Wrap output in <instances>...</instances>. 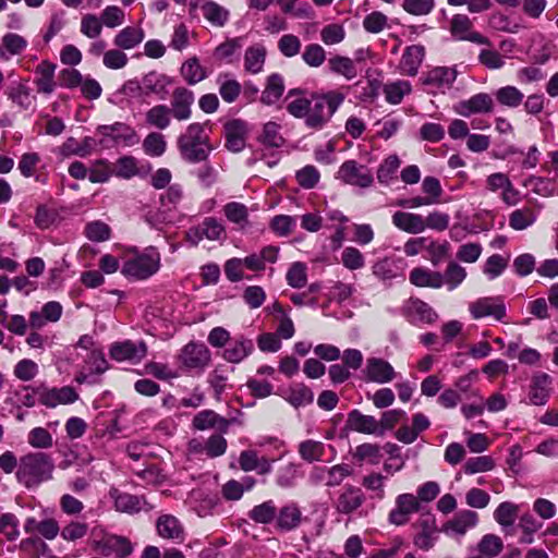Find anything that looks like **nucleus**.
Wrapping results in <instances>:
<instances>
[{"mask_svg":"<svg viewBox=\"0 0 558 558\" xmlns=\"http://www.w3.org/2000/svg\"><path fill=\"white\" fill-rule=\"evenodd\" d=\"M246 124L241 120H232L225 125L226 146L233 153L241 151L245 146Z\"/></svg>","mask_w":558,"mask_h":558,"instance_id":"19","label":"nucleus"},{"mask_svg":"<svg viewBox=\"0 0 558 558\" xmlns=\"http://www.w3.org/2000/svg\"><path fill=\"white\" fill-rule=\"evenodd\" d=\"M194 450L204 451L208 457L216 458L222 456L227 450V440L221 435H211L206 444L202 446L201 444L193 445Z\"/></svg>","mask_w":558,"mask_h":558,"instance_id":"47","label":"nucleus"},{"mask_svg":"<svg viewBox=\"0 0 558 558\" xmlns=\"http://www.w3.org/2000/svg\"><path fill=\"white\" fill-rule=\"evenodd\" d=\"M266 59V49L263 46H252L246 49L244 54V68L252 74H257L263 70Z\"/></svg>","mask_w":558,"mask_h":558,"instance_id":"40","label":"nucleus"},{"mask_svg":"<svg viewBox=\"0 0 558 558\" xmlns=\"http://www.w3.org/2000/svg\"><path fill=\"white\" fill-rule=\"evenodd\" d=\"M194 94L185 87L173 90L170 101V114L178 121H186L192 117Z\"/></svg>","mask_w":558,"mask_h":558,"instance_id":"10","label":"nucleus"},{"mask_svg":"<svg viewBox=\"0 0 558 558\" xmlns=\"http://www.w3.org/2000/svg\"><path fill=\"white\" fill-rule=\"evenodd\" d=\"M284 92L283 80L279 74H271L267 78V84L262 93L260 101L264 105L271 106L276 104Z\"/></svg>","mask_w":558,"mask_h":558,"instance_id":"35","label":"nucleus"},{"mask_svg":"<svg viewBox=\"0 0 558 558\" xmlns=\"http://www.w3.org/2000/svg\"><path fill=\"white\" fill-rule=\"evenodd\" d=\"M27 47V40L15 33H7L1 38L0 54L3 58L22 53Z\"/></svg>","mask_w":558,"mask_h":558,"instance_id":"33","label":"nucleus"},{"mask_svg":"<svg viewBox=\"0 0 558 558\" xmlns=\"http://www.w3.org/2000/svg\"><path fill=\"white\" fill-rule=\"evenodd\" d=\"M98 133L111 137L116 143L131 146L138 143V136L134 129L125 123L117 122L111 125H100Z\"/></svg>","mask_w":558,"mask_h":558,"instance_id":"15","label":"nucleus"},{"mask_svg":"<svg viewBox=\"0 0 558 558\" xmlns=\"http://www.w3.org/2000/svg\"><path fill=\"white\" fill-rule=\"evenodd\" d=\"M223 235V226L215 218H206L201 225L192 227L185 232V240L196 246L204 239L219 241Z\"/></svg>","mask_w":558,"mask_h":558,"instance_id":"6","label":"nucleus"},{"mask_svg":"<svg viewBox=\"0 0 558 558\" xmlns=\"http://www.w3.org/2000/svg\"><path fill=\"white\" fill-rule=\"evenodd\" d=\"M179 361L189 371L203 372L211 361V353L204 343L192 341L182 348Z\"/></svg>","mask_w":558,"mask_h":558,"instance_id":"5","label":"nucleus"},{"mask_svg":"<svg viewBox=\"0 0 558 558\" xmlns=\"http://www.w3.org/2000/svg\"><path fill=\"white\" fill-rule=\"evenodd\" d=\"M178 149L181 157L191 163L205 161L213 149L205 126L201 123L190 124L178 137Z\"/></svg>","mask_w":558,"mask_h":558,"instance_id":"2","label":"nucleus"},{"mask_svg":"<svg viewBox=\"0 0 558 558\" xmlns=\"http://www.w3.org/2000/svg\"><path fill=\"white\" fill-rule=\"evenodd\" d=\"M147 347L143 341L133 342L126 340L123 342H116L110 348V356L118 361L138 362L146 356Z\"/></svg>","mask_w":558,"mask_h":558,"instance_id":"13","label":"nucleus"},{"mask_svg":"<svg viewBox=\"0 0 558 558\" xmlns=\"http://www.w3.org/2000/svg\"><path fill=\"white\" fill-rule=\"evenodd\" d=\"M365 500L366 496L360 487L345 485L340 492L335 507L339 513L348 515L359 510Z\"/></svg>","mask_w":558,"mask_h":558,"instance_id":"11","label":"nucleus"},{"mask_svg":"<svg viewBox=\"0 0 558 558\" xmlns=\"http://www.w3.org/2000/svg\"><path fill=\"white\" fill-rule=\"evenodd\" d=\"M337 178L347 184L360 187H368L373 183V174L363 165H359L355 160L343 162L337 173Z\"/></svg>","mask_w":558,"mask_h":558,"instance_id":"7","label":"nucleus"},{"mask_svg":"<svg viewBox=\"0 0 558 558\" xmlns=\"http://www.w3.org/2000/svg\"><path fill=\"white\" fill-rule=\"evenodd\" d=\"M469 311L474 319L492 316L496 320H502L506 316L505 304L494 298H481L470 303Z\"/></svg>","mask_w":558,"mask_h":558,"instance_id":"12","label":"nucleus"},{"mask_svg":"<svg viewBox=\"0 0 558 558\" xmlns=\"http://www.w3.org/2000/svg\"><path fill=\"white\" fill-rule=\"evenodd\" d=\"M280 124L269 121L263 125L262 132L257 137V141L270 148H279L284 144V138L280 134Z\"/></svg>","mask_w":558,"mask_h":558,"instance_id":"37","label":"nucleus"},{"mask_svg":"<svg viewBox=\"0 0 558 558\" xmlns=\"http://www.w3.org/2000/svg\"><path fill=\"white\" fill-rule=\"evenodd\" d=\"M519 512V506L511 501L501 502L494 511L495 521L504 529L513 525Z\"/></svg>","mask_w":558,"mask_h":558,"instance_id":"44","label":"nucleus"},{"mask_svg":"<svg viewBox=\"0 0 558 558\" xmlns=\"http://www.w3.org/2000/svg\"><path fill=\"white\" fill-rule=\"evenodd\" d=\"M330 70L351 80L356 75L353 61L348 57L337 56L329 59Z\"/></svg>","mask_w":558,"mask_h":558,"instance_id":"57","label":"nucleus"},{"mask_svg":"<svg viewBox=\"0 0 558 558\" xmlns=\"http://www.w3.org/2000/svg\"><path fill=\"white\" fill-rule=\"evenodd\" d=\"M100 551L106 555H116L118 558H125L133 551L131 542L122 536L110 535L98 544Z\"/></svg>","mask_w":558,"mask_h":558,"instance_id":"22","label":"nucleus"},{"mask_svg":"<svg viewBox=\"0 0 558 558\" xmlns=\"http://www.w3.org/2000/svg\"><path fill=\"white\" fill-rule=\"evenodd\" d=\"M299 89H291L288 94V98H292L287 105V111L296 119L306 120L308 114V108L311 99L300 96Z\"/></svg>","mask_w":558,"mask_h":558,"instance_id":"43","label":"nucleus"},{"mask_svg":"<svg viewBox=\"0 0 558 558\" xmlns=\"http://www.w3.org/2000/svg\"><path fill=\"white\" fill-rule=\"evenodd\" d=\"M502 549V541L499 536L494 534L485 535L480 544L478 551L486 557L493 558L499 555Z\"/></svg>","mask_w":558,"mask_h":558,"instance_id":"60","label":"nucleus"},{"mask_svg":"<svg viewBox=\"0 0 558 558\" xmlns=\"http://www.w3.org/2000/svg\"><path fill=\"white\" fill-rule=\"evenodd\" d=\"M347 424L357 433L383 435V430L378 428V421L374 416L362 414L357 410L349 414Z\"/></svg>","mask_w":558,"mask_h":558,"instance_id":"25","label":"nucleus"},{"mask_svg":"<svg viewBox=\"0 0 558 558\" xmlns=\"http://www.w3.org/2000/svg\"><path fill=\"white\" fill-rule=\"evenodd\" d=\"M343 101L340 93H328L326 95H313L306 116L305 125L313 130H320L330 120L338 107Z\"/></svg>","mask_w":558,"mask_h":558,"instance_id":"3","label":"nucleus"},{"mask_svg":"<svg viewBox=\"0 0 558 558\" xmlns=\"http://www.w3.org/2000/svg\"><path fill=\"white\" fill-rule=\"evenodd\" d=\"M145 121L158 130L167 129L171 123L170 109L166 105H156L145 113Z\"/></svg>","mask_w":558,"mask_h":558,"instance_id":"38","label":"nucleus"},{"mask_svg":"<svg viewBox=\"0 0 558 558\" xmlns=\"http://www.w3.org/2000/svg\"><path fill=\"white\" fill-rule=\"evenodd\" d=\"M425 48L421 45H412L405 48L401 61L400 69L402 73L409 76H415L423 62Z\"/></svg>","mask_w":558,"mask_h":558,"instance_id":"21","label":"nucleus"},{"mask_svg":"<svg viewBox=\"0 0 558 558\" xmlns=\"http://www.w3.org/2000/svg\"><path fill=\"white\" fill-rule=\"evenodd\" d=\"M401 161L397 156H389L379 166L377 171V179L380 183L388 184L392 179L393 174L400 167Z\"/></svg>","mask_w":558,"mask_h":558,"instance_id":"61","label":"nucleus"},{"mask_svg":"<svg viewBox=\"0 0 558 558\" xmlns=\"http://www.w3.org/2000/svg\"><path fill=\"white\" fill-rule=\"evenodd\" d=\"M496 98L502 106L517 108L522 104L524 95L517 87L508 85L496 92Z\"/></svg>","mask_w":558,"mask_h":558,"instance_id":"51","label":"nucleus"},{"mask_svg":"<svg viewBox=\"0 0 558 558\" xmlns=\"http://www.w3.org/2000/svg\"><path fill=\"white\" fill-rule=\"evenodd\" d=\"M441 280V272L425 267H415L409 274L410 283L418 288L440 289Z\"/></svg>","mask_w":558,"mask_h":558,"instance_id":"20","label":"nucleus"},{"mask_svg":"<svg viewBox=\"0 0 558 558\" xmlns=\"http://www.w3.org/2000/svg\"><path fill=\"white\" fill-rule=\"evenodd\" d=\"M99 17L102 26L105 25L108 28L119 27L125 22L124 11L118 5L106 7L101 11Z\"/></svg>","mask_w":558,"mask_h":558,"instance_id":"54","label":"nucleus"},{"mask_svg":"<svg viewBox=\"0 0 558 558\" xmlns=\"http://www.w3.org/2000/svg\"><path fill=\"white\" fill-rule=\"evenodd\" d=\"M392 223L399 230L410 234H418L426 230L424 218L408 211H396L392 215Z\"/></svg>","mask_w":558,"mask_h":558,"instance_id":"18","label":"nucleus"},{"mask_svg":"<svg viewBox=\"0 0 558 558\" xmlns=\"http://www.w3.org/2000/svg\"><path fill=\"white\" fill-rule=\"evenodd\" d=\"M495 463L494 460L488 456H481L469 459L464 463V472L468 474H475L481 472H487L493 470Z\"/></svg>","mask_w":558,"mask_h":558,"instance_id":"64","label":"nucleus"},{"mask_svg":"<svg viewBox=\"0 0 558 558\" xmlns=\"http://www.w3.org/2000/svg\"><path fill=\"white\" fill-rule=\"evenodd\" d=\"M167 142L165 136L158 132L149 133L143 141V149L150 157H160L165 154Z\"/></svg>","mask_w":558,"mask_h":558,"instance_id":"49","label":"nucleus"},{"mask_svg":"<svg viewBox=\"0 0 558 558\" xmlns=\"http://www.w3.org/2000/svg\"><path fill=\"white\" fill-rule=\"evenodd\" d=\"M456 78L454 68L436 66L425 73L421 80L423 85L430 87L433 92L445 93L452 87Z\"/></svg>","mask_w":558,"mask_h":558,"instance_id":"8","label":"nucleus"},{"mask_svg":"<svg viewBox=\"0 0 558 558\" xmlns=\"http://www.w3.org/2000/svg\"><path fill=\"white\" fill-rule=\"evenodd\" d=\"M450 33L458 40H468L478 45L488 44V39L473 31L472 21L465 14H456L450 22Z\"/></svg>","mask_w":558,"mask_h":558,"instance_id":"9","label":"nucleus"},{"mask_svg":"<svg viewBox=\"0 0 558 558\" xmlns=\"http://www.w3.org/2000/svg\"><path fill=\"white\" fill-rule=\"evenodd\" d=\"M466 278L464 267L456 262H450L444 274H441L442 287L446 286L449 291L457 289Z\"/></svg>","mask_w":558,"mask_h":558,"instance_id":"42","label":"nucleus"},{"mask_svg":"<svg viewBox=\"0 0 558 558\" xmlns=\"http://www.w3.org/2000/svg\"><path fill=\"white\" fill-rule=\"evenodd\" d=\"M102 27L100 17L95 14L87 13L81 19L80 31L89 39L98 38L102 32Z\"/></svg>","mask_w":558,"mask_h":558,"instance_id":"52","label":"nucleus"},{"mask_svg":"<svg viewBox=\"0 0 558 558\" xmlns=\"http://www.w3.org/2000/svg\"><path fill=\"white\" fill-rule=\"evenodd\" d=\"M157 531L162 538L182 542L184 536V529L180 521L170 514L161 515L157 520Z\"/></svg>","mask_w":558,"mask_h":558,"instance_id":"27","label":"nucleus"},{"mask_svg":"<svg viewBox=\"0 0 558 558\" xmlns=\"http://www.w3.org/2000/svg\"><path fill=\"white\" fill-rule=\"evenodd\" d=\"M253 348L252 340L241 337L225 350L223 359L230 363H240L252 353Z\"/></svg>","mask_w":558,"mask_h":558,"instance_id":"39","label":"nucleus"},{"mask_svg":"<svg viewBox=\"0 0 558 558\" xmlns=\"http://www.w3.org/2000/svg\"><path fill=\"white\" fill-rule=\"evenodd\" d=\"M27 442L35 449H49L53 445V438L46 428L35 427L29 430Z\"/></svg>","mask_w":558,"mask_h":558,"instance_id":"53","label":"nucleus"},{"mask_svg":"<svg viewBox=\"0 0 558 558\" xmlns=\"http://www.w3.org/2000/svg\"><path fill=\"white\" fill-rule=\"evenodd\" d=\"M286 400L294 408L305 407L313 402L314 393L308 387L300 384L288 391Z\"/></svg>","mask_w":558,"mask_h":558,"instance_id":"48","label":"nucleus"},{"mask_svg":"<svg viewBox=\"0 0 558 558\" xmlns=\"http://www.w3.org/2000/svg\"><path fill=\"white\" fill-rule=\"evenodd\" d=\"M537 214L531 207L524 206L509 215V226L515 231H523L535 223Z\"/></svg>","mask_w":558,"mask_h":558,"instance_id":"34","label":"nucleus"},{"mask_svg":"<svg viewBox=\"0 0 558 558\" xmlns=\"http://www.w3.org/2000/svg\"><path fill=\"white\" fill-rule=\"evenodd\" d=\"M449 248L450 244L448 242L438 243L429 239L425 246L429 254V260L434 266H438L448 256Z\"/></svg>","mask_w":558,"mask_h":558,"instance_id":"63","label":"nucleus"},{"mask_svg":"<svg viewBox=\"0 0 558 558\" xmlns=\"http://www.w3.org/2000/svg\"><path fill=\"white\" fill-rule=\"evenodd\" d=\"M85 235L90 241L104 242L110 239L111 229L106 222L95 220L85 226Z\"/></svg>","mask_w":558,"mask_h":558,"instance_id":"55","label":"nucleus"},{"mask_svg":"<svg viewBox=\"0 0 558 558\" xmlns=\"http://www.w3.org/2000/svg\"><path fill=\"white\" fill-rule=\"evenodd\" d=\"M138 173L137 162L135 158L125 156L117 161L113 174L122 179H131Z\"/></svg>","mask_w":558,"mask_h":558,"instance_id":"62","label":"nucleus"},{"mask_svg":"<svg viewBox=\"0 0 558 558\" xmlns=\"http://www.w3.org/2000/svg\"><path fill=\"white\" fill-rule=\"evenodd\" d=\"M110 495L114 499L116 509L121 512H138L145 504L142 498L130 494H121L117 489H112Z\"/></svg>","mask_w":558,"mask_h":558,"instance_id":"36","label":"nucleus"},{"mask_svg":"<svg viewBox=\"0 0 558 558\" xmlns=\"http://www.w3.org/2000/svg\"><path fill=\"white\" fill-rule=\"evenodd\" d=\"M410 92L411 84L408 81H397L384 86L385 98L391 105L400 104Z\"/></svg>","mask_w":558,"mask_h":558,"instance_id":"46","label":"nucleus"},{"mask_svg":"<svg viewBox=\"0 0 558 558\" xmlns=\"http://www.w3.org/2000/svg\"><path fill=\"white\" fill-rule=\"evenodd\" d=\"M54 462L43 451L29 452L20 459L16 478L27 488L38 487L53 478Z\"/></svg>","mask_w":558,"mask_h":558,"instance_id":"1","label":"nucleus"},{"mask_svg":"<svg viewBox=\"0 0 558 558\" xmlns=\"http://www.w3.org/2000/svg\"><path fill=\"white\" fill-rule=\"evenodd\" d=\"M365 379L377 384H387L395 379L396 372L392 365L380 357H369L364 369Z\"/></svg>","mask_w":558,"mask_h":558,"instance_id":"14","label":"nucleus"},{"mask_svg":"<svg viewBox=\"0 0 558 558\" xmlns=\"http://www.w3.org/2000/svg\"><path fill=\"white\" fill-rule=\"evenodd\" d=\"M159 267V253L155 248H148L144 253L125 260L121 272L134 280H145L156 274Z\"/></svg>","mask_w":558,"mask_h":558,"instance_id":"4","label":"nucleus"},{"mask_svg":"<svg viewBox=\"0 0 558 558\" xmlns=\"http://www.w3.org/2000/svg\"><path fill=\"white\" fill-rule=\"evenodd\" d=\"M494 102L488 94L480 93L471 98L460 101L456 107V112L463 117L473 113H487L493 110Z\"/></svg>","mask_w":558,"mask_h":558,"instance_id":"17","label":"nucleus"},{"mask_svg":"<svg viewBox=\"0 0 558 558\" xmlns=\"http://www.w3.org/2000/svg\"><path fill=\"white\" fill-rule=\"evenodd\" d=\"M405 312L425 324H433L437 320L438 314L426 302L420 299H410L405 305Z\"/></svg>","mask_w":558,"mask_h":558,"instance_id":"30","label":"nucleus"},{"mask_svg":"<svg viewBox=\"0 0 558 558\" xmlns=\"http://www.w3.org/2000/svg\"><path fill=\"white\" fill-rule=\"evenodd\" d=\"M54 70L56 65L48 61H41L37 65L35 70V84L39 93L51 94L54 90Z\"/></svg>","mask_w":558,"mask_h":558,"instance_id":"29","label":"nucleus"},{"mask_svg":"<svg viewBox=\"0 0 558 558\" xmlns=\"http://www.w3.org/2000/svg\"><path fill=\"white\" fill-rule=\"evenodd\" d=\"M298 452L300 457L308 463L322 461L325 453V445L316 440H304L300 442Z\"/></svg>","mask_w":558,"mask_h":558,"instance_id":"45","label":"nucleus"},{"mask_svg":"<svg viewBox=\"0 0 558 558\" xmlns=\"http://www.w3.org/2000/svg\"><path fill=\"white\" fill-rule=\"evenodd\" d=\"M77 399L78 395L70 386L44 389L39 392V402L48 408H56L59 404L73 403Z\"/></svg>","mask_w":558,"mask_h":558,"instance_id":"16","label":"nucleus"},{"mask_svg":"<svg viewBox=\"0 0 558 558\" xmlns=\"http://www.w3.org/2000/svg\"><path fill=\"white\" fill-rule=\"evenodd\" d=\"M551 377L546 373H538L532 379L530 401L534 405H544L550 395Z\"/></svg>","mask_w":558,"mask_h":558,"instance_id":"23","label":"nucleus"},{"mask_svg":"<svg viewBox=\"0 0 558 558\" xmlns=\"http://www.w3.org/2000/svg\"><path fill=\"white\" fill-rule=\"evenodd\" d=\"M302 521V512L295 504L283 506L276 515V527L281 531L296 529Z\"/></svg>","mask_w":558,"mask_h":558,"instance_id":"26","label":"nucleus"},{"mask_svg":"<svg viewBox=\"0 0 558 558\" xmlns=\"http://www.w3.org/2000/svg\"><path fill=\"white\" fill-rule=\"evenodd\" d=\"M145 34L141 27L126 26L122 28L113 38V44L123 50H131L144 40Z\"/></svg>","mask_w":558,"mask_h":558,"instance_id":"28","label":"nucleus"},{"mask_svg":"<svg viewBox=\"0 0 558 558\" xmlns=\"http://www.w3.org/2000/svg\"><path fill=\"white\" fill-rule=\"evenodd\" d=\"M181 74L190 85L203 81L206 73L196 57L190 58L181 66Z\"/></svg>","mask_w":558,"mask_h":558,"instance_id":"50","label":"nucleus"},{"mask_svg":"<svg viewBox=\"0 0 558 558\" xmlns=\"http://www.w3.org/2000/svg\"><path fill=\"white\" fill-rule=\"evenodd\" d=\"M353 474V468L349 464L341 463L331 468H327V487L339 486L347 477Z\"/></svg>","mask_w":558,"mask_h":558,"instance_id":"56","label":"nucleus"},{"mask_svg":"<svg viewBox=\"0 0 558 558\" xmlns=\"http://www.w3.org/2000/svg\"><path fill=\"white\" fill-rule=\"evenodd\" d=\"M276 515L277 507L272 500L256 505L248 512V518L259 524H268L276 521Z\"/></svg>","mask_w":558,"mask_h":558,"instance_id":"41","label":"nucleus"},{"mask_svg":"<svg viewBox=\"0 0 558 558\" xmlns=\"http://www.w3.org/2000/svg\"><path fill=\"white\" fill-rule=\"evenodd\" d=\"M171 83L172 81L169 76L155 71L147 73L142 78V86L145 95H163L167 93V88Z\"/></svg>","mask_w":558,"mask_h":558,"instance_id":"32","label":"nucleus"},{"mask_svg":"<svg viewBox=\"0 0 558 558\" xmlns=\"http://www.w3.org/2000/svg\"><path fill=\"white\" fill-rule=\"evenodd\" d=\"M287 281L292 288H303L307 282L306 266L300 262L293 263L287 272Z\"/></svg>","mask_w":558,"mask_h":558,"instance_id":"59","label":"nucleus"},{"mask_svg":"<svg viewBox=\"0 0 558 558\" xmlns=\"http://www.w3.org/2000/svg\"><path fill=\"white\" fill-rule=\"evenodd\" d=\"M478 515L471 510H463L457 513L452 520L448 521L444 527L446 533L463 535L465 532L477 524Z\"/></svg>","mask_w":558,"mask_h":558,"instance_id":"24","label":"nucleus"},{"mask_svg":"<svg viewBox=\"0 0 558 558\" xmlns=\"http://www.w3.org/2000/svg\"><path fill=\"white\" fill-rule=\"evenodd\" d=\"M219 94L226 102H233L241 93V84L234 80L229 78L228 76L219 78Z\"/></svg>","mask_w":558,"mask_h":558,"instance_id":"58","label":"nucleus"},{"mask_svg":"<svg viewBox=\"0 0 558 558\" xmlns=\"http://www.w3.org/2000/svg\"><path fill=\"white\" fill-rule=\"evenodd\" d=\"M201 10L206 21L216 27H223L230 17V12L227 8L211 0L205 1L201 5Z\"/></svg>","mask_w":558,"mask_h":558,"instance_id":"31","label":"nucleus"}]
</instances>
